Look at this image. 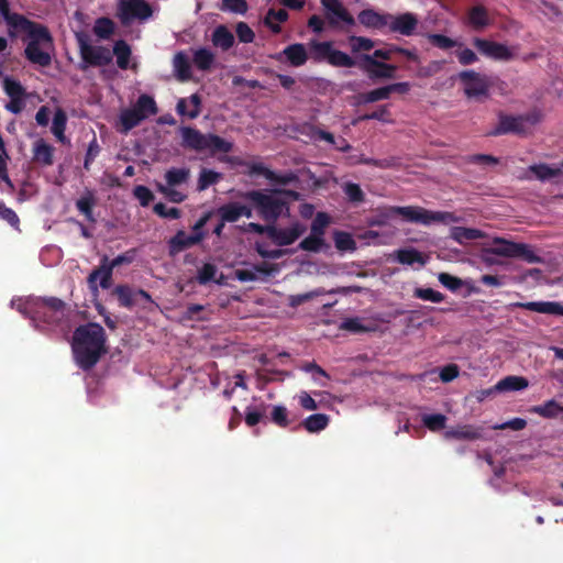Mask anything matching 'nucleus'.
<instances>
[{
	"instance_id": "ea45409f",
	"label": "nucleus",
	"mask_w": 563,
	"mask_h": 563,
	"mask_svg": "<svg viewBox=\"0 0 563 563\" xmlns=\"http://www.w3.org/2000/svg\"><path fill=\"white\" fill-rule=\"evenodd\" d=\"M67 124L66 113L62 109H57L53 117L52 133L62 143H66L65 130Z\"/></svg>"
},
{
	"instance_id": "f3484780",
	"label": "nucleus",
	"mask_w": 563,
	"mask_h": 563,
	"mask_svg": "<svg viewBox=\"0 0 563 563\" xmlns=\"http://www.w3.org/2000/svg\"><path fill=\"white\" fill-rule=\"evenodd\" d=\"M207 219H200L194 227V233L187 234L184 231H179L170 241L169 249L170 253L175 254L183 251L186 247H189L194 244H197L201 241L203 234L201 232L202 227L206 224Z\"/></svg>"
},
{
	"instance_id": "e433bc0d",
	"label": "nucleus",
	"mask_w": 563,
	"mask_h": 563,
	"mask_svg": "<svg viewBox=\"0 0 563 563\" xmlns=\"http://www.w3.org/2000/svg\"><path fill=\"white\" fill-rule=\"evenodd\" d=\"M212 43L225 51L234 44V36L227 26L219 25L212 33Z\"/></svg>"
},
{
	"instance_id": "0e129e2a",
	"label": "nucleus",
	"mask_w": 563,
	"mask_h": 563,
	"mask_svg": "<svg viewBox=\"0 0 563 563\" xmlns=\"http://www.w3.org/2000/svg\"><path fill=\"white\" fill-rule=\"evenodd\" d=\"M236 35L242 43H252L255 38L253 30L245 22L236 24Z\"/></svg>"
},
{
	"instance_id": "37998d69",
	"label": "nucleus",
	"mask_w": 563,
	"mask_h": 563,
	"mask_svg": "<svg viewBox=\"0 0 563 563\" xmlns=\"http://www.w3.org/2000/svg\"><path fill=\"white\" fill-rule=\"evenodd\" d=\"M333 241L335 247L341 252H353L356 250V243L347 232L335 231L333 233Z\"/></svg>"
},
{
	"instance_id": "aec40b11",
	"label": "nucleus",
	"mask_w": 563,
	"mask_h": 563,
	"mask_svg": "<svg viewBox=\"0 0 563 563\" xmlns=\"http://www.w3.org/2000/svg\"><path fill=\"white\" fill-rule=\"evenodd\" d=\"M418 25V19L413 13L405 12L398 15H391L388 27L393 32H397L405 36L413 34Z\"/></svg>"
},
{
	"instance_id": "69168bd1",
	"label": "nucleus",
	"mask_w": 563,
	"mask_h": 563,
	"mask_svg": "<svg viewBox=\"0 0 563 563\" xmlns=\"http://www.w3.org/2000/svg\"><path fill=\"white\" fill-rule=\"evenodd\" d=\"M393 234H379L376 231L369 230L365 232L361 238L366 240L367 243L373 244H388L391 240Z\"/></svg>"
},
{
	"instance_id": "a211bd4d",
	"label": "nucleus",
	"mask_w": 563,
	"mask_h": 563,
	"mask_svg": "<svg viewBox=\"0 0 563 563\" xmlns=\"http://www.w3.org/2000/svg\"><path fill=\"white\" fill-rule=\"evenodd\" d=\"M390 257L393 261H396L402 265L411 266L413 268H421L429 261V255L418 251L415 247H404L396 250L390 254Z\"/></svg>"
},
{
	"instance_id": "6ab92c4d",
	"label": "nucleus",
	"mask_w": 563,
	"mask_h": 563,
	"mask_svg": "<svg viewBox=\"0 0 563 563\" xmlns=\"http://www.w3.org/2000/svg\"><path fill=\"white\" fill-rule=\"evenodd\" d=\"M536 117H503L496 133H527L529 129L537 123Z\"/></svg>"
},
{
	"instance_id": "603ef678",
	"label": "nucleus",
	"mask_w": 563,
	"mask_h": 563,
	"mask_svg": "<svg viewBox=\"0 0 563 563\" xmlns=\"http://www.w3.org/2000/svg\"><path fill=\"white\" fill-rule=\"evenodd\" d=\"M271 419L276 426L280 428H287L290 423L288 419V410L285 406L282 405L273 407Z\"/></svg>"
},
{
	"instance_id": "09e8293b",
	"label": "nucleus",
	"mask_w": 563,
	"mask_h": 563,
	"mask_svg": "<svg viewBox=\"0 0 563 563\" xmlns=\"http://www.w3.org/2000/svg\"><path fill=\"white\" fill-rule=\"evenodd\" d=\"M95 205V196L91 191H87L76 202L78 210L86 216L88 220H92V207Z\"/></svg>"
},
{
	"instance_id": "c756f323",
	"label": "nucleus",
	"mask_w": 563,
	"mask_h": 563,
	"mask_svg": "<svg viewBox=\"0 0 563 563\" xmlns=\"http://www.w3.org/2000/svg\"><path fill=\"white\" fill-rule=\"evenodd\" d=\"M533 177L541 181H556L561 178L563 170L560 166H550L547 164L533 165L529 168Z\"/></svg>"
},
{
	"instance_id": "f03ea898",
	"label": "nucleus",
	"mask_w": 563,
	"mask_h": 563,
	"mask_svg": "<svg viewBox=\"0 0 563 563\" xmlns=\"http://www.w3.org/2000/svg\"><path fill=\"white\" fill-rule=\"evenodd\" d=\"M25 43V57L35 65L45 67L54 55L53 38L47 29L26 19L12 27Z\"/></svg>"
},
{
	"instance_id": "bf43d9fd",
	"label": "nucleus",
	"mask_w": 563,
	"mask_h": 563,
	"mask_svg": "<svg viewBox=\"0 0 563 563\" xmlns=\"http://www.w3.org/2000/svg\"><path fill=\"white\" fill-rule=\"evenodd\" d=\"M415 297L431 302H440L443 298L441 292L432 288H417L415 290Z\"/></svg>"
},
{
	"instance_id": "a18cd8bd",
	"label": "nucleus",
	"mask_w": 563,
	"mask_h": 563,
	"mask_svg": "<svg viewBox=\"0 0 563 563\" xmlns=\"http://www.w3.org/2000/svg\"><path fill=\"white\" fill-rule=\"evenodd\" d=\"M213 60L214 55L210 49L198 48L194 52V64L201 70L209 69Z\"/></svg>"
},
{
	"instance_id": "2f4dec72",
	"label": "nucleus",
	"mask_w": 563,
	"mask_h": 563,
	"mask_svg": "<svg viewBox=\"0 0 563 563\" xmlns=\"http://www.w3.org/2000/svg\"><path fill=\"white\" fill-rule=\"evenodd\" d=\"M54 148L43 139H38L33 145V158L35 162L49 166L53 164Z\"/></svg>"
},
{
	"instance_id": "13d9d810",
	"label": "nucleus",
	"mask_w": 563,
	"mask_h": 563,
	"mask_svg": "<svg viewBox=\"0 0 563 563\" xmlns=\"http://www.w3.org/2000/svg\"><path fill=\"white\" fill-rule=\"evenodd\" d=\"M3 88L5 93L10 98H22L23 97V88L19 81L5 77L3 80Z\"/></svg>"
},
{
	"instance_id": "b1692460",
	"label": "nucleus",
	"mask_w": 563,
	"mask_h": 563,
	"mask_svg": "<svg viewBox=\"0 0 563 563\" xmlns=\"http://www.w3.org/2000/svg\"><path fill=\"white\" fill-rule=\"evenodd\" d=\"M444 438L448 440H479L483 438V428L473 424H461L446 430L444 432Z\"/></svg>"
},
{
	"instance_id": "c03bdc74",
	"label": "nucleus",
	"mask_w": 563,
	"mask_h": 563,
	"mask_svg": "<svg viewBox=\"0 0 563 563\" xmlns=\"http://www.w3.org/2000/svg\"><path fill=\"white\" fill-rule=\"evenodd\" d=\"M299 247L303 251L319 253L325 247V240L322 236L310 233L299 243Z\"/></svg>"
},
{
	"instance_id": "e2e57ef3",
	"label": "nucleus",
	"mask_w": 563,
	"mask_h": 563,
	"mask_svg": "<svg viewBox=\"0 0 563 563\" xmlns=\"http://www.w3.org/2000/svg\"><path fill=\"white\" fill-rule=\"evenodd\" d=\"M154 212L166 219H178L180 217L179 209L175 207H167L166 205L159 202L154 206Z\"/></svg>"
},
{
	"instance_id": "de8ad7c7",
	"label": "nucleus",
	"mask_w": 563,
	"mask_h": 563,
	"mask_svg": "<svg viewBox=\"0 0 563 563\" xmlns=\"http://www.w3.org/2000/svg\"><path fill=\"white\" fill-rule=\"evenodd\" d=\"M422 422L430 431L437 432L445 428L446 417L442 413L424 415Z\"/></svg>"
},
{
	"instance_id": "f8f14e48",
	"label": "nucleus",
	"mask_w": 563,
	"mask_h": 563,
	"mask_svg": "<svg viewBox=\"0 0 563 563\" xmlns=\"http://www.w3.org/2000/svg\"><path fill=\"white\" fill-rule=\"evenodd\" d=\"M151 15L152 9L145 0H118V16L123 24L143 21Z\"/></svg>"
},
{
	"instance_id": "9d476101",
	"label": "nucleus",
	"mask_w": 563,
	"mask_h": 563,
	"mask_svg": "<svg viewBox=\"0 0 563 563\" xmlns=\"http://www.w3.org/2000/svg\"><path fill=\"white\" fill-rule=\"evenodd\" d=\"M459 78L468 99L481 100L487 96L490 82L486 75L464 70L460 73Z\"/></svg>"
},
{
	"instance_id": "a19ab883",
	"label": "nucleus",
	"mask_w": 563,
	"mask_h": 563,
	"mask_svg": "<svg viewBox=\"0 0 563 563\" xmlns=\"http://www.w3.org/2000/svg\"><path fill=\"white\" fill-rule=\"evenodd\" d=\"M468 24L475 30L484 29L489 24V18L484 7L476 5L470 10Z\"/></svg>"
},
{
	"instance_id": "473e14b6",
	"label": "nucleus",
	"mask_w": 563,
	"mask_h": 563,
	"mask_svg": "<svg viewBox=\"0 0 563 563\" xmlns=\"http://www.w3.org/2000/svg\"><path fill=\"white\" fill-rule=\"evenodd\" d=\"M177 111L181 115L195 119L200 112V98L197 95H191L189 98L179 99Z\"/></svg>"
},
{
	"instance_id": "8fccbe9b",
	"label": "nucleus",
	"mask_w": 563,
	"mask_h": 563,
	"mask_svg": "<svg viewBox=\"0 0 563 563\" xmlns=\"http://www.w3.org/2000/svg\"><path fill=\"white\" fill-rule=\"evenodd\" d=\"M221 178V174L217 173L212 169L203 168L200 172L199 179H198V189L205 190L209 186L216 184Z\"/></svg>"
},
{
	"instance_id": "c9c22d12",
	"label": "nucleus",
	"mask_w": 563,
	"mask_h": 563,
	"mask_svg": "<svg viewBox=\"0 0 563 563\" xmlns=\"http://www.w3.org/2000/svg\"><path fill=\"white\" fill-rule=\"evenodd\" d=\"M528 387V380L521 376H507L495 385L497 391H516Z\"/></svg>"
},
{
	"instance_id": "7c9ffc66",
	"label": "nucleus",
	"mask_w": 563,
	"mask_h": 563,
	"mask_svg": "<svg viewBox=\"0 0 563 563\" xmlns=\"http://www.w3.org/2000/svg\"><path fill=\"white\" fill-rule=\"evenodd\" d=\"M486 234L482 230L464 227H452L450 229V238L461 245H466L470 241L485 238Z\"/></svg>"
},
{
	"instance_id": "5fc2aeb1",
	"label": "nucleus",
	"mask_w": 563,
	"mask_h": 563,
	"mask_svg": "<svg viewBox=\"0 0 563 563\" xmlns=\"http://www.w3.org/2000/svg\"><path fill=\"white\" fill-rule=\"evenodd\" d=\"M427 38L433 45H435L437 47L442 48V49H449V48H452V47L459 45V43L456 41H454L445 35H441V34H428Z\"/></svg>"
},
{
	"instance_id": "58836bf2",
	"label": "nucleus",
	"mask_w": 563,
	"mask_h": 563,
	"mask_svg": "<svg viewBox=\"0 0 563 563\" xmlns=\"http://www.w3.org/2000/svg\"><path fill=\"white\" fill-rule=\"evenodd\" d=\"M329 417L324 413H313L307 417L302 422V427L310 433L324 430L329 424Z\"/></svg>"
},
{
	"instance_id": "a878e982",
	"label": "nucleus",
	"mask_w": 563,
	"mask_h": 563,
	"mask_svg": "<svg viewBox=\"0 0 563 563\" xmlns=\"http://www.w3.org/2000/svg\"><path fill=\"white\" fill-rule=\"evenodd\" d=\"M82 57L87 64L102 66L111 62L112 53L102 46H89L82 49Z\"/></svg>"
},
{
	"instance_id": "4d7b16f0",
	"label": "nucleus",
	"mask_w": 563,
	"mask_h": 563,
	"mask_svg": "<svg viewBox=\"0 0 563 563\" xmlns=\"http://www.w3.org/2000/svg\"><path fill=\"white\" fill-rule=\"evenodd\" d=\"M198 279L201 284L218 282V271L212 264H205L198 272Z\"/></svg>"
},
{
	"instance_id": "052dcab7",
	"label": "nucleus",
	"mask_w": 563,
	"mask_h": 563,
	"mask_svg": "<svg viewBox=\"0 0 563 563\" xmlns=\"http://www.w3.org/2000/svg\"><path fill=\"white\" fill-rule=\"evenodd\" d=\"M0 13L11 27L24 20V18L19 14L10 13L7 0H0Z\"/></svg>"
},
{
	"instance_id": "2eb2a0df",
	"label": "nucleus",
	"mask_w": 563,
	"mask_h": 563,
	"mask_svg": "<svg viewBox=\"0 0 563 563\" xmlns=\"http://www.w3.org/2000/svg\"><path fill=\"white\" fill-rule=\"evenodd\" d=\"M474 45L483 55L497 60H509L516 55L515 48L493 41L475 38Z\"/></svg>"
},
{
	"instance_id": "79ce46f5",
	"label": "nucleus",
	"mask_w": 563,
	"mask_h": 563,
	"mask_svg": "<svg viewBox=\"0 0 563 563\" xmlns=\"http://www.w3.org/2000/svg\"><path fill=\"white\" fill-rule=\"evenodd\" d=\"M288 19V13L284 9L274 10L269 9L266 13L264 23L267 25L272 32L279 33L280 26L279 23L285 22Z\"/></svg>"
},
{
	"instance_id": "864d4df0",
	"label": "nucleus",
	"mask_w": 563,
	"mask_h": 563,
	"mask_svg": "<svg viewBox=\"0 0 563 563\" xmlns=\"http://www.w3.org/2000/svg\"><path fill=\"white\" fill-rule=\"evenodd\" d=\"M350 45H351V49L354 52V53H357V52H362V51H371L375 43L374 41H372L371 38H367V37H363V36H352L350 38Z\"/></svg>"
},
{
	"instance_id": "dca6fc26",
	"label": "nucleus",
	"mask_w": 563,
	"mask_h": 563,
	"mask_svg": "<svg viewBox=\"0 0 563 563\" xmlns=\"http://www.w3.org/2000/svg\"><path fill=\"white\" fill-rule=\"evenodd\" d=\"M321 4L325 12V18L331 25H353L355 23L353 16L343 5L341 0H321Z\"/></svg>"
},
{
	"instance_id": "20e7f679",
	"label": "nucleus",
	"mask_w": 563,
	"mask_h": 563,
	"mask_svg": "<svg viewBox=\"0 0 563 563\" xmlns=\"http://www.w3.org/2000/svg\"><path fill=\"white\" fill-rule=\"evenodd\" d=\"M156 113L157 108L154 99L147 95H142L133 107L121 110L115 128L120 133L126 134L146 118Z\"/></svg>"
},
{
	"instance_id": "4be33fe9",
	"label": "nucleus",
	"mask_w": 563,
	"mask_h": 563,
	"mask_svg": "<svg viewBox=\"0 0 563 563\" xmlns=\"http://www.w3.org/2000/svg\"><path fill=\"white\" fill-rule=\"evenodd\" d=\"M357 20L367 29L382 30L388 26L390 14L379 13L374 9H365L358 13Z\"/></svg>"
},
{
	"instance_id": "9b49d317",
	"label": "nucleus",
	"mask_w": 563,
	"mask_h": 563,
	"mask_svg": "<svg viewBox=\"0 0 563 563\" xmlns=\"http://www.w3.org/2000/svg\"><path fill=\"white\" fill-rule=\"evenodd\" d=\"M490 252L506 257H522L530 263L539 261V257L527 244L515 243L499 238L494 239Z\"/></svg>"
},
{
	"instance_id": "1a4fd4ad",
	"label": "nucleus",
	"mask_w": 563,
	"mask_h": 563,
	"mask_svg": "<svg viewBox=\"0 0 563 563\" xmlns=\"http://www.w3.org/2000/svg\"><path fill=\"white\" fill-rule=\"evenodd\" d=\"M120 305L126 308H140L147 312H154L156 307L151 296L141 289H134L130 286H118L114 290Z\"/></svg>"
},
{
	"instance_id": "bb28decb",
	"label": "nucleus",
	"mask_w": 563,
	"mask_h": 563,
	"mask_svg": "<svg viewBox=\"0 0 563 563\" xmlns=\"http://www.w3.org/2000/svg\"><path fill=\"white\" fill-rule=\"evenodd\" d=\"M366 64L365 69L371 77L393 78L396 67L389 64H384L375 60L373 56H363Z\"/></svg>"
},
{
	"instance_id": "f704fd0d",
	"label": "nucleus",
	"mask_w": 563,
	"mask_h": 563,
	"mask_svg": "<svg viewBox=\"0 0 563 563\" xmlns=\"http://www.w3.org/2000/svg\"><path fill=\"white\" fill-rule=\"evenodd\" d=\"M529 412L539 415L547 419H554L562 412V406L554 399L545 401L543 405L532 406Z\"/></svg>"
},
{
	"instance_id": "6e6d98bb",
	"label": "nucleus",
	"mask_w": 563,
	"mask_h": 563,
	"mask_svg": "<svg viewBox=\"0 0 563 563\" xmlns=\"http://www.w3.org/2000/svg\"><path fill=\"white\" fill-rule=\"evenodd\" d=\"M221 10L244 14L247 11V3L245 0H222Z\"/></svg>"
},
{
	"instance_id": "774afa93",
	"label": "nucleus",
	"mask_w": 563,
	"mask_h": 563,
	"mask_svg": "<svg viewBox=\"0 0 563 563\" xmlns=\"http://www.w3.org/2000/svg\"><path fill=\"white\" fill-rule=\"evenodd\" d=\"M133 194L143 207L148 206L154 198L152 191L147 187L141 185L134 188Z\"/></svg>"
},
{
	"instance_id": "0eeeda50",
	"label": "nucleus",
	"mask_w": 563,
	"mask_h": 563,
	"mask_svg": "<svg viewBox=\"0 0 563 563\" xmlns=\"http://www.w3.org/2000/svg\"><path fill=\"white\" fill-rule=\"evenodd\" d=\"M309 47L311 57L317 62H328L336 67H352L355 64L352 57L335 49L330 42L311 41Z\"/></svg>"
},
{
	"instance_id": "423d86ee",
	"label": "nucleus",
	"mask_w": 563,
	"mask_h": 563,
	"mask_svg": "<svg viewBox=\"0 0 563 563\" xmlns=\"http://www.w3.org/2000/svg\"><path fill=\"white\" fill-rule=\"evenodd\" d=\"M244 198L252 201L261 216L266 220L277 219L285 209L284 200L275 191L252 190L246 192Z\"/></svg>"
},
{
	"instance_id": "4c0bfd02",
	"label": "nucleus",
	"mask_w": 563,
	"mask_h": 563,
	"mask_svg": "<svg viewBox=\"0 0 563 563\" xmlns=\"http://www.w3.org/2000/svg\"><path fill=\"white\" fill-rule=\"evenodd\" d=\"M364 319H344L338 325L339 331H349L352 333H363V332H372L377 330V324H365L363 323Z\"/></svg>"
},
{
	"instance_id": "393cba45",
	"label": "nucleus",
	"mask_w": 563,
	"mask_h": 563,
	"mask_svg": "<svg viewBox=\"0 0 563 563\" xmlns=\"http://www.w3.org/2000/svg\"><path fill=\"white\" fill-rule=\"evenodd\" d=\"M283 56H285L287 62L294 67L302 66L308 59L307 49L305 45L300 43L288 45L282 53L277 54L275 58L282 60Z\"/></svg>"
},
{
	"instance_id": "3c124183",
	"label": "nucleus",
	"mask_w": 563,
	"mask_h": 563,
	"mask_svg": "<svg viewBox=\"0 0 563 563\" xmlns=\"http://www.w3.org/2000/svg\"><path fill=\"white\" fill-rule=\"evenodd\" d=\"M330 224V217L324 212H318L314 217L310 233L324 238L325 229Z\"/></svg>"
},
{
	"instance_id": "6e6552de",
	"label": "nucleus",
	"mask_w": 563,
	"mask_h": 563,
	"mask_svg": "<svg viewBox=\"0 0 563 563\" xmlns=\"http://www.w3.org/2000/svg\"><path fill=\"white\" fill-rule=\"evenodd\" d=\"M189 178V169L170 168L165 174L166 184H157V190L163 194L172 202H181L186 199V195L178 190L177 187L186 184Z\"/></svg>"
},
{
	"instance_id": "5701e85b",
	"label": "nucleus",
	"mask_w": 563,
	"mask_h": 563,
	"mask_svg": "<svg viewBox=\"0 0 563 563\" xmlns=\"http://www.w3.org/2000/svg\"><path fill=\"white\" fill-rule=\"evenodd\" d=\"M512 306L523 308L533 313L563 316V306L554 301L517 302Z\"/></svg>"
},
{
	"instance_id": "338daca9",
	"label": "nucleus",
	"mask_w": 563,
	"mask_h": 563,
	"mask_svg": "<svg viewBox=\"0 0 563 563\" xmlns=\"http://www.w3.org/2000/svg\"><path fill=\"white\" fill-rule=\"evenodd\" d=\"M438 280L444 287L450 290H457L462 286V280L455 276H452L448 273H440L438 275Z\"/></svg>"
},
{
	"instance_id": "412c9836",
	"label": "nucleus",
	"mask_w": 563,
	"mask_h": 563,
	"mask_svg": "<svg viewBox=\"0 0 563 563\" xmlns=\"http://www.w3.org/2000/svg\"><path fill=\"white\" fill-rule=\"evenodd\" d=\"M33 327L44 333L53 334L56 338L64 336L69 330L68 319H31Z\"/></svg>"
},
{
	"instance_id": "ddd939ff",
	"label": "nucleus",
	"mask_w": 563,
	"mask_h": 563,
	"mask_svg": "<svg viewBox=\"0 0 563 563\" xmlns=\"http://www.w3.org/2000/svg\"><path fill=\"white\" fill-rule=\"evenodd\" d=\"M267 236L277 245L286 246L292 244L298 240L305 232L306 225L300 222H292L287 228H279L276 225H267Z\"/></svg>"
},
{
	"instance_id": "49530a36",
	"label": "nucleus",
	"mask_w": 563,
	"mask_h": 563,
	"mask_svg": "<svg viewBox=\"0 0 563 563\" xmlns=\"http://www.w3.org/2000/svg\"><path fill=\"white\" fill-rule=\"evenodd\" d=\"M113 54L117 57L118 66L122 69H126L129 67V59L131 56L130 46L125 42L119 41L113 47Z\"/></svg>"
},
{
	"instance_id": "4468645a",
	"label": "nucleus",
	"mask_w": 563,
	"mask_h": 563,
	"mask_svg": "<svg viewBox=\"0 0 563 563\" xmlns=\"http://www.w3.org/2000/svg\"><path fill=\"white\" fill-rule=\"evenodd\" d=\"M12 306L16 307V311L21 314H30L35 312L33 307H47L53 312H63L65 303L55 297L48 298H16L12 300Z\"/></svg>"
},
{
	"instance_id": "f257e3e1",
	"label": "nucleus",
	"mask_w": 563,
	"mask_h": 563,
	"mask_svg": "<svg viewBox=\"0 0 563 563\" xmlns=\"http://www.w3.org/2000/svg\"><path fill=\"white\" fill-rule=\"evenodd\" d=\"M70 346L77 366L90 371L108 353L106 331L96 322L81 324L75 329Z\"/></svg>"
},
{
	"instance_id": "cd10ccee",
	"label": "nucleus",
	"mask_w": 563,
	"mask_h": 563,
	"mask_svg": "<svg viewBox=\"0 0 563 563\" xmlns=\"http://www.w3.org/2000/svg\"><path fill=\"white\" fill-rule=\"evenodd\" d=\"M219 214L223 221L234 222L239 220L241 217L251 218L252 210L247 206L238 202H232L221 207L219 209Z\"/></svg>"
},
{
	"instance_id": "c85d7f7f",
	"label": "nucleus",
	"mask_w": 563,
	"mask_h": 563,
	"mask_svg": "<svg viewBox=\"0 0 563 563\" xmlns=\"http://www.w3.org/2000/svg\"><path fill=\"white\" fill-rule=\"evenodd\" d=\"M112 269L107 265V257L102 260V263L98 269H95L88 278L91 288L96 291L97 284L103 289L110 287Z\"/></svg>"
},
{
	"instance_id": "72a5a7b5",
	"label": "nucleus",
	"mask_w": 563,
	"mask_h": 563,
	"mask_svg": "<svg viewBox=\"0 0 563 563\" xmlns=\"http://www.w3.org/2000/svg\"><path fill=\"white\" fill-rule=\"evenodd\" d=\"M173 67H174V73L179 80L185 81V80L190 79V77H191L190 63H189L188 56L185 53L179 52L174 56Z\"/></svg>"
},
{
	"instance_id": "680f3d73",
	"label": "nucleus",
	"mask_w": 563,
	"mask_h": 563,
	"mask_svg": "<svg viewBox=\"0 0 563 563\" xmlns=\"http://www.w3.org/2000/svg\"><path fill=\"white\" fill-rule=\"evenodd\" d=\"M93 31L98 36L108 37L113 32V22L107 18L98 19Z\"/></svg>"
},
{
	"instance_id": "39448f33",
	"label": "nucleus",
	"mask_w": 563,
	"mask_h": 563,
	"mask_svg": "<svg viewBox=\"0 0 563 563\" xmlns=\"http://www.w3.org/2000/svg\"><path fill=\"white\" fill-rule=\"evenodd\" d=\"M180 135L186 147L198 152L228 153L232 150V143L214 134H202L191 128H181Z\"/></svg>"
},
{
	"instance_id": "7ed1b4c3",
	"label": "nucleus",
	"mask_w": 563,
	"mask_h": 563,
	"mask_svg": "<svg viewBox=\"0 0 563 563\" xmlns=\"http://www.w3.org/2000/svg\"><path fill=\"white\" fill-rule=\"evenodd\" d=\"M397 217L405 222L418 223L426 227L434 223H449L454 220L449 212L431 211L418 206L378 208L367 221L371 227L388 225Z\"/></svg>"
}]
</instances>
